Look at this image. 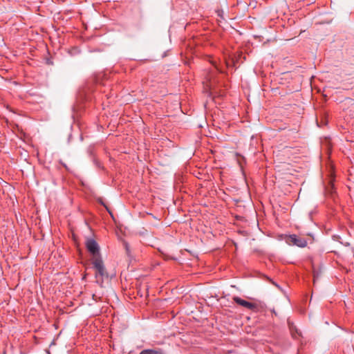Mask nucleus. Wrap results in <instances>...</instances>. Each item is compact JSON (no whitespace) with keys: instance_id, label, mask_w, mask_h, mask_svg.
<instances>
[{"instance_id":"obj_1","label":"nucleus","mask_w":354,"mask_h":354,"mask_svg":"<svg viewBox=\"0 0 354 354\" xmlns=\"http://www.w3.org/2000/svg\"><path fill=\"white\" fill-rule=\"evenodd\" d=\"M93 268L95 270V277L97 283L102 284L104 278L108 277V273L101 257H95L91 259Z\"/></svg>"},{"instance_id":"obj_2","label":"nucleus","mask_w":354,"mask_h":354,"mask_svg":"<svg viewBox=\"0 0 354 354\" xmlns=\"http://www.w3.org/2000/svg\"><path fill=\"white\" fill-rule=\"evenodd\" d=\"M286 241L289 245H297L299 248H304L307 245V241L296 234L288 236Z\"/></svg>"},{"instance_id":"obj_3","label":"nucleus","mask_w":354,"mask_h":354,"mask_svg":"<svg viewBox=\"0 0 354 354\" xmlns=\"http://www.w3.org/2000/svg\"><path fill=\"white\" fill-rule=\"evenodd\" d=\"M86 247L88 251L93 255V257H100L99 245L94 239H87L86 242Z\"/></svg>"},{"instance_id":"obj_4","label":"nucleus","mask_w":354,"mask_h":354,"mask_svg":"<svg viewBox=\"0 0 354 354\" xmlns=\"http://www.w3.org/2000/svg\"><path fill=\"white\" fill-rule=\"evenodd\" d=\"M232 299L238 305H240L248 310L254 312H257L258 310V305L257 304L247 301L237 296H234Z\"/></svg>"},{"instance_id":"obj_5","label":"nucleus","mask_w":354,"mask_h":354,"mask_svg":"<svg viewBox=\"0 0 354 354\" xmlns=\"http://www.w3.org/2000/svg\"><path fill=\"white\" fill-rule=\"evenodd\" d=\"M140 354H167V352L161 348H154L142 350Z\"/></svg>"},{"instance_id":"obj_6","label":"nucleus","mask_w":354,"mask_h":354,"mask_svg":"<svg viewBox=\"0 0 354 354\" xmlns=\"http://www.w3.org/2000/svg\"><path fill=\"white\" fill-rule=\"evenodd\" d=\"M289 326H290V332H291V333H292V336H293L295 338H296V337H296V335L293 333L294 330H295V331L297 333V329H296L295 326H292V325H290V323H289Z\"/></svg>"},{"instance_id":"obj_7","label":"nucleus","mask_w":354,"mask_h":354,"mask_svg":"<svg viewBox=\"0 0 354 354\" xmlns=\"http://www.w3.org/2000/svg\"><path fill=\"white\" fill-rule=\"evenodd\" d=\"M125 246H126V249H127V250H129L128 245H127V244H126V245H125Z\"/></svg>"}]
</instances>
